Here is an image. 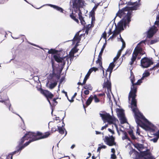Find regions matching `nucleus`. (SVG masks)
<instances>
[{
  "label": "nucleus",
  "mask_w": 159,
  "mask_h": 159,
  "mask_svg": "<svg viewBox=\"0 0 159 159\" xmlns=\"http://www.w3.org/2000/svg\"><path fill=\"white\" fill-rule=\"evenodd\" d=\"M111 152L112 153H115V149L112 148L111 149Z\"/></svg>",
  "instance_id": "4d7b16f0"
},
{
  "label": "nucleus",
  "mask_w": 159,
  "mask_h": 159,
  "mask_svg": "<svg viewBox=\"0 0 159 159\" xmlns=\"http://www.w3.org/2000/svg\"><path fill=\"white\" fill-rule=\"evenodd\" d=\"M78 50L75 48L72 49L69 53V56L71 58L73 57L74 56V53L76 52Z\"/></svg>",
  "instance_id": "b1692460"
},
{
  "label": "nucleus",
  "mask_w": 159,
  "mask_h": 159,
  "mask_svg": "<svg viewBox=\"0 0 159 159\" xmlns=\"http://www.w3.org/2000/svg\"><path fill=\"white\" fill-rule=\"evenodd\" d=\"M59 125L58 126V129H63L64 128L63 126H64L65 124L63 122H60Z\"/></svg>",
  "instance_id": "c9c22d12"
},
{
  "label": "nucleus",
  "mask_w": 159,
  "mask_h": 159,
  "mask_svg": "<svg viewBox=\"0 0 159 159\" xmlns=\"http://www.w3.org/2000/svg\"><path fill=\"white\" fill-rule=\"evenodd\" d=\"M135 2H129L128 3V4L129 5H134Z\"/></svg>",
  "instance_id": "13d9d810"
},
{
  "label": "nucleus",
  "mask_w": 159,
  "mask_h": 159,
  "mask_svg": "<svg viewBox=\"0 0 159 159\" xmlns=\"http://www.w3.org/2000/svg\"><path fill=\"white\" fill-rule=\"evenodd\" d=\"M100 117L104 122H107L108 124L109 123V114L105 111H101L99 113Z\"/></svg>",
  "instance_id": "1a4fd4ad"
},
{
  "label": "nucleus",
  "mask_w": 159,
  "mask_h": 159,
  "mask_svg": "<svg viewBox=\"0 0 159 159\" xmlns=\"http://www.w3.org/2000/svg\"><path fill=\"white\" fill-rule=\"evenodd\" d=\"M145 130L148 131V135L149 137H151L149 135V134L151 133H153V135H154V136L157 137L159 138V130H158V131L156 133H155V130Z\"/></svg>",
  "instance_id": "a211bd4d"
},
{
  "label": "nucleus",
  "mask_w": 159,
  "mask_h": 159,
  "mask_svg": "<svg viewBox=\"0 0 159 159\" xmlns=\"http://www.w3.org/2000/svg\"><path fill=\"white\" fill-rule=\"evenodd\" d=\"M62 93H64L65 94V95H66V96H67V92H65L64 90H62Z\"/></svg>",
  "instance_id": "680f3d73"
},
{
  "label": "nucleus",
  "mask_w": 159,
  "mask_h": 159,
  "mask_svg": "<svg viewBox=\"0 0 159 159\" xmlns=\"http://www.w3.org/2000/svg\"><path fill=\"white\" fill-rule=\"evenodd\" d=\"M130 80L132 86L129 94L128 99L129 101H130V99L132 98L131 108L134 114L135 121L137 124V129H139V126L143 129H157L158 128L157 126L155 125L146 119L137 108L135 99L137 88L135 86V83H134L135 79L134 75L130 76Z\"/></svg>",
  "instance_id": "f257e3e1"
},
{
  "label": "nucleus",
  "mask_w": 159,
  "mask_h": 159,
  "mask_svg": "<svg viewBox=\"0 0 159 159\" xmlns=\"http://www.w3.org/2000/svg\"><path fill=\"white\" fill-rule=\"evenodd\" d=\"M128 133L132 139L134 140L136 139V137L134 134L133 130H130V131H129Z\"/></svg>",
  "instance_id": "c85d7f7f"
},
{
  "label": "nucleus",
  "mask_w": 159,
  "mask_h": 159,
  "mask_svg": "<svg viewBox=\"0 0 159 159\" xmlns=\"http://www.w3.org/2000/svg\"><path fill=\"white\" fill-rule=\"evenodd\" d=\"M159 41V39H155L154 40H151L150 42V43L151 44H153L155 43H156L157 42H158Z\"/></svg>",
  "instance_id": "37998d69"
},
{
  "label": "nucleus",
  "mask_w": 159,
  "mask_h": 159,
  "mask_svg": "<svg viewBox=\"0 0 159 159\" xmlns=\"http://www.w3.org/2000/svg\"><path fill=\"white\" fill-rule=\"evenodd\" d=\"M143 79H142V78L141 79L138 80L137 82L135 83V86L136 85H140V84L142 82V80Z\"/></svg>",
  "instance_id": "a19ab883"
},
{
  "label": "nucleus",
  "mask_w": 159,
  "mask_h": 159,
  "mask_svg": "<svg viewBox=\"0 0 159 159\" xmlns=\"http://www.w3.org/2000/svg\"><path fill=\"white\" fill-rule=\"evenodd\" d=\"M77 95V93H75L74 94V96L73 97V98H75V96H76V95Z\"/></svg>",
  "instance_id": "774afa93"
},
{
  "label": "nucleus",
  "mask_w": 159,
  "mask_h": 159,
  "mask_svg": "<svg viewBox=\"0 0 159 159\" xmlns=\"http://www.w3.org/2000/svg\"><path fill=\"white\" fill-rule=\"evenodd\" d=\"M139 5L138 4L134 5L131 7H126L120 11H119L116 14V16H118L120 18H122L121 20L117 24V25L115 23L116 16L110 22V27L111 26V28L114 30L112 35L110 37V39L112 40L115 38L116 35L119 34L118 31L116 30H124L123 27L125 28L127 25H129L131 21L132 17V11L138 9Z\"/></svg>",
  "instance_id": "f03ea898"
},
{
  "label": "nucleus",
  "mask_w": 159,
  "mask_h": 159,
  "mask_svg": "<svg viewBox=\"0 0 159 159\" xmlns=\"http://www.w3.org/2000/svg\"><path fill=\"white\" fill-rule=\"evenodd\" d=\"M103 86V88L105 89V92L108 97L109 94V82L107 78H105Z\"/></svg>",
  "instance_id": "9b49d317"
},
{
  "label": "nucleus",
  "mask_w": 159,
  "mask_h": 159,
  "mask_svg": "<svg viewBox=\"0 0 159 159\" xmlns=\"http://www.w3.org/2000/svg\"><path fill=\"white\" fill-rule=\"evenodd\" d=\"M105 48V45H104L103 46V47H102V49H101V50L99 53V57H100V56H101L102 55V53L103 52V51L104 50V49Z\"/></svg>",
  "instance_id": "8fccbe9b"
},
{
  "label": "nucleus",
  "mask_w": 159,
  "mask_h": 159,
  "mask_svg": "<svg viewBox=\"0 0 159 159\" xmlns=\"http://www.w3.org/2000/svg\"><path fill=\"white\" fill-rule=\"evenodd\" d=\"M98 5H95L94 7H93V9L90 12V14H91V16H92L93 14V15L94 14V11L96 9V8H97V7H98Z\"/></svg>",
  "instance_id": "58836bf2"
},
{
  "label": "nucleus",
  "mask_w": 159,
  "mask_h": 159,
  "mask_svg": "<svg viewBox=\"0 0 159 159\" xmlns=\"http://www.w3.org/2000/svg\"><path fill=\"white\" fill-rule=\"evenodd\" d=\"M120 38H118V41H120L122 42V48H121L122 49V50L125 47V42H124L123 39H122V38H121L120 36Z\"/></svg>",
  "instance_id": "a878e982"
},
{
  "label": "nucleus",
  "mask_w": 159,
  "mask_h": 159,
  "mask_svg": "<svg viewBox=\"0 0 159 159\" xmlns=\"http://www.w3.org/2000/svg\"><path fill=\"white\" fill-rule=\"evenodd\" d=\"M93 97L90 96L87 100L86 102V104L87 106L89 105L91 102L93 100Z\"/></svg>",
  "instance_id": "2f4dec72"
},
{
  "label": "nucleus",
  "mask_w": 159,
  "mask_h": 159,
  "mask_svg": "<svg viewBox=\"0 0 159 159\" xmlns=\"http://www.w3.org/2000/svg\"><path fill=\"white\" fill-rule=\"evenodd\" d=\"M54 58L56 61L58 62L61 63L63 65H64L66 63V61L68 59V56H66L63 58H61L57 55L54 56Z\"/></svg>",
  "instance_id": "9d476101"
},
{
  "label": "nucleus",
  "mask_w": 159,
  "mask_h": 159,
  "mask_svg": "<svg viewBox=\"0 0 159 159\" xmlns=\"http://www.w3.org/2000/svg\"><path fill=\"white\" fill-rule=\"evenodd\" d=\"M106 33L105 32H104L102 34V38H103L104 39H105V40H106Z\"/></svg>",
  "instance_id": "49530a36"
},
{
  "label": "nucleus",
  "mask_w": 159,
  "mask_h": 159,
  "mask_svg": "<svg viewBox=\"0 0 159 159\" xmlns=\"http://www.w3.org/2000/svg\"><path fill=\"white\" fill-rule=\"evenodd\" d=\"M50 135L49 132L42 133L39 132H37L36 133L32 132H28L21 139L19 142V144H22L25 140L30 139L29 141L32 142L39 140V139H44L48 137Z\"/></svg>",
  "instance_id": "7ed1b4c3"
},
{
  "label": "nucleus",
  "mask_w": 159,
  "mask_h": 159,
  "mask_svg": "<svg viewBox=\"0 0 159 159\" xmlns=\"http://www.w3.org/2000/svg\"><path fill=\"white\" fill-rule=\"evenodd\" d=\"M88 78H87V77H85V78H84V81H83V83H82L83 84H85L86 82V81H87V79H88Z\"/></svg>",
  "instance_id": "864d4df0"
},
{
  "label": "nucleus",
  "mask_w": 159,
  "mask_h": 159,
  "mask_svg": "<svg viewBox=\"0 0 159 159\" xmlns=\"http://www.w3.org/2000/svg\"><path fill=\"white\" fill-rule=\"evenodd\" d=\"M153 64L152 61L146 57H143L141 60L140 66L143 68H147Z\"/></svg>",
  "instance_id": "423d86ee"
},
{
  "label": "nucleus",
  "mask_w": 159,
  "mask_h": 159,
  "mask_svg": "<svg viewBox=\"0 0 159 159\" xmlns=\"http://www.w3.org/2000/svg\"><path fill=\"white\" fill-rule=\"evenodd\" d=\"M80 40V38L79 35L76 34L74 37L73 40L74 43H76V46H78L77 44L79 43Z\"/></svg>",
  "instance_id": "4be33fe9"
},
{
  "label": "nucleus",
  "mask_w": 159,
  "mask_h": 159,
  "mask_svg": "<svg viewBox=\"0 0 159 159\" xmlns=\"http://www.w3.org/2000/svg\"><path fill=\"white\" fill-rule=\"evenodd\" d=\"M104 142L108 145L109 146V138L106 136L104 139Z\"/></svg>",
  "instance_id": "f704fd0d"
},
{
  "label": "nucleus",
  "mask_w": 159,
  "mask_h": 159,
  "mask_svg": "<svg viewBox=\"0 0 159 159\" xmlns=\"http://www.w3.org/2000/svg\"><path fill=\"white\" fill-rule=\"evenodd\" d=\"M49 6L54 8L55 9H56L57 10L60 11L61 12H63V9L60 7H59L53 5L51 4L49 5Z\"/></svg>",
  "instance_id": "cd10ccee"
},
{
  "label": "nucleus",
  "mask_w": 159,
  "mask_h": 159,
  "mask_svg": "<svg viewBox=\"0 0 159 159\" xmlns=\"http://www.w3.org/2000/svg\"><path fill=\"white\" fill-rule=\"evenodd\" d=\"M84 93L85 95H88L89 93V91L88 90H86L84 91Z\"/></svg>",
  "instance_id": "5fc2aeb1"
},
{
  "label": "nucleus",
  "mask_w": 159,
  "mask_h": 159,
  "mask_svg": "<svg viewBox=\"0 0 159 159\" xmlns=\"http://www.w3.org/2000/svg\"><path fill=\"white\" fill-rule=\"evenodd\" d=\"M84 88L86 89L92 90V88L90 84H87L84 87Z\"/></svg>",
  "instance_id": "e433bc0d"
},
{
  "label": "nucleus",
  "mask_w": 159,
  "mask_h": 159,
  "mask_svg": "<svg viewBox=\"0 0 159 159\" xmlns=\"http://www.w3.org/2000/svg\"><path fill=\"white\" fill-rule=\"evenodd\" d=\"M93 98L94 99V101L95 102H99V100L97 98V96L96 95H94L93 97Z\"/></svg>",
  "instance_id": "a18cd8bd"
},
{
  "label": "nucleus",
  "mask_w": 159,
  "mask_h": 159,
  "mask_svg": "<svg viewBox=\"0 0 159 159\" xmlns=\"http://www.w3.org/2000/svg\"><path fill=\"white\" fill-rule=\"evenodd\" d=\"M55 131H57L61 134L63 138L67 134L66 130H55Z\"/></svg>",
  "instance_id": "393cba45"
},
{
  "label": "nucleus",
  "mask_w": 159,
  "mask_h": 159,
  "mask_svg": "<svg viewBox=\"0 0 159 159\" xmlns=\"http://www.w3.org/2000/svg\"><path fill=\"white\" fill-rule=\"evenodd\" d=\"M78 84L79 85H83V83H81L80 82H78Z\"/></svg>",
  "instance_id": "69168bd1"
},
{
  "label": "nucleus",
  "mask_w": 159,
  "mask_h": 159,
  "mask_svg": "<svg viewBox=\"0 0 159 159\" xmlns=\"http://www.w3.org/2000/svg\"><path fill=\"white\" fill-rule=\"evenodd\" d=\"M156 27L153 26L149 30L148 32L147 37L150 38L152 37L154 34L155 33L157 30Z\"/></svg>",
  "instance_id": "f8f14e48"
},
{
  "label": "nucleus",
  "mask_w": 159,
  "mask_h": 159,
  "mask_svg": "<svg viewBox=\"0 0 159 159\" xmlns=\"http://www.w3.org/2000/svg\"><path fill=\"white\" fill-rule=\"evenodd\" d=\"M137 130V131H136L137 134H138L139 135L140 134V131H139V130Z\"/></svg>",
  "instance_id": "052dcab7"
},
{
  "label": "nucleus",
  "mask_w": 159,
  "mask_h": 159,
  "mask_svg": "<svg viewBox=\"0 0 159 159\" xmlns=\"http://www.w3.org/2000/svg\"><path fill=\"white\" fill-rule=\"evenodd\" d=\"M96 63L98 68H101L103 72V75L104 76V71L103 69V68L102 66V62L101 61V57H98V60L96 61Z\"/></svg>",
  "instance_id": "6ab92c4d"
},
{
  "label": "nucleus",
  "mask_w": 159,
  "mask_h": 159,
  "mask_svg": "<svg viewBox=\"0 0 159 159\" xmlns=\"http://www.w3.org/2000/svg\"><path fill=\"white\" fill-rule=\"evenodd\" d=\"M134 159H155L151 156V154L149 152L144 151L141 154H138Z\"/></svg>",
  "instance_id": "39448f33"
},
{
  "label": "nucleus",
  "mask_w": 159,
  "mask_h": 159,
  "mask_svg": "<svg viewBox=\"0 0 159 159\" xmlns=\"http://www.w3.org/2000/svg\"><path fill=\"white\" fill-rule=\"evenodd\" d=\"M57 82H55L53 83H51L50 84L49 88L50 89H52L57 85Z\"/></svg>",
  "instance_id": "4c0bfd02"
},
{
  "label": "nucleus",
  "mask_w": 159,
  "mask_h": 159,
  "mask_svg": "<svg viewBox=\"0 0 159 159\" xmlns=\"http://www.w3.org/2000/svg\"><path fill=\"white\" fill-rule=\"evenodd\" d=\"M159 67V62L155 66L152 68V69H156Z\"/></svg>",
  "instance_id": "09e8293b"
},
{
  "label": "nucleus",
  "mask_w": 159,
  "mask_h": 159,
  "mask_svg": "<svg viewBox=\"0 0 159 159\" xmlns=\"http://www.w3.org/2000/svg\"><path fill=\"white\" fill-rule=\"evenodd\" d=\"M98 70V68H96V67H92L91 68L89 71L88 72L87 74L86 75L85 77H87L88 78L89 77V76L90 74L93 71H96V70Z\"/></svg>",
  "instance_id": "5701e85b"
},
{
  "label": "nucleus",
  "mask_w": 159,
  "mask_h": 159,
  "mask_svg": "<svg viewBox=\"0 0 159 159\" xmlns=\"http://www.w3.org/2000/svg\"><path fill=\"white\" fill-rule=\"evenodd\" d=\"M122 51V48H121L118 51L116 56L113 59V61L110 63V75L112 71L113 68L115 66L116 64L115 62L119 57Z\"/></svg>",
  "instance_id": "6e6552de"
},
{
  "label": "nucleus",
  "mask_w": 159,
  "mask_h": 159,
  "mask_svg": "<svg viewBox=\"0 0 159 159\" xmlns=\"http://www.w3.org/2000/svg\"><path fill=\"white\" fill-rule=\"evenodd\" d=\"M159 138H158V137L156 136L155 138L150 139V141H153V142L155 143H156Z\"/></svg>",
  "instance_id": "79ce46f5"
},
{
  "label": "nucleus",
  "mask_w": 159,
  "mask_h": 159,
  "mask_svg": "<svg viewBox=\"0 0 159 159\" xmlns=\"http://www.w3.org/2000/svg\"><path fill=\"white\" fill-rule=\"evenodd\" d=\"M70 17L75 22L78 23H79V21L76 18L75 16L73 14V13H72L70 15Z\"/></svg>",
  "instance_id": "72a5a7b5"
},
{
  "label": "nucleus",
  "mask_w": 159,
  "mask_h": 159,
  "mask_svg": "<svg viewBox=\"0 0 159 159\" xmlns=\"http://www.w3.org/2000/svg\"><path fill=\"white\" fill-rule=\"evenodd\" d=\"M88 78H87V77H85V78H84V81H83V83H82L83 84H85L86 82V81H87V79H88Z\"/></svg>",
  "instance_id": "603ef678"
},
{
  "label": "nucleus",
  "mask_w": 159,
  "mask_h": 159,
  "mask_svg": "<svg viewBox=\"0 0 159 159\" xmlns=\"http://www.w3.org/2000/svg\"><path fill=\"white\" fill-rule=\"evenodd\" d=\"M95 18L93 16H92L91 23L88 25L87 28L88 29H90L93 27L94 25L95 24Z\"/></svg>",
  "instance_id": "412c9836"
},
{
  "label": "nucleus",
  "mask_w": 159,
  "mask_h": 159,
  "mask_svg": "<svg viewBox=\"0 0 159 159\" xmlns=\"http://www.w3.org/2000/svg\"><path fill=\"white\" fill-rule=\"evenodd\" d=\"M41 93L43 94L47 98L49 103L51 104V103L48 98H52L53 97V95L49 91L46 90H42Z\"/></svg>",
  "instance_id": "ddd939ff"
},
{
  "label": "nucleus",
  "mask_w": 159,
  "mask_h": 159,
  "mask_svg": "<svg viewBox=\"0 0 159 159\" xmlns=\"http://www.w3.org/2000/svg\"><path fill=\"white\" fill-rule=\"evenodd\" d=\"M106 148V146L104 145H102L101 144H99L98 145V147L97 149V152H100V150L102 149H105Z\"/></svg>",
  "instance_id": "c756f323"
},
{
  "label": "nucleus",
  "mask_w": 159,
  "mask_h": 159,
  "mask_svg": "<svg viewBox=\"0 0 159 159\" xmlns=\"http://www.w3.org/2000/svg\"><path fill=\"white\" fill-rule=\"evenodd\" d=\"M126 52L125 53V54H124L121 57V58H122V60H123V58L124 57V56H125V54H126Z\"/></svg>",
  "instance_id": "0e129e2a"
},
{
  "label": "nucleus",
  "mask_w": 159,
  "mask_h": 159,
  "mask_svg": "<svg viewBox=\"0 0 159 159\" xmlns=\"http://www.w3.org/2000/svg\"><path fill=\"white\" fill-rule=\"evenodd\" d=\"M110 158L111 159H116V156L115 154V153H112L111 155Z\"/></svg>",
  "instance_id": "c03bdc74"
},
{
  "label": "nucleus",
  "mask_w": 159,
  "mask_h": 159,
  "mask_svg": "<svg viewBox=\"0 0 159 159\" xmlns=\"http://www.w3.org/2000/svg\"><path fill=\"white\" fill-rule=\"evenodd\" d=\"M142 146L143 145L142 144H137L136 145V146H135V147H136V148H142Z\"/></svg>",
  "instance_id": "de8ad7c7"
},
{
  "label": "nucleus",
  "mask_w": 159,
  "mask_h": 159,
  "mask_svg": "<svg viewBox=\"0 0 159 159\" xmlns=\"http://www.w3.org/2000/svg\"><path fill=\"white\" fill-rule=\"evenodd\" d=\"M115 138L112 135L110 136V146L115 145Z\"/></svg>",
  "instance_id": "bb28decb"
},
{
  "label": "nucleus",
  "mask_w": 159,
  "mask_h": 159,
  "mask_svg": "<svg viewBox=\"0 0 159 159\" xmlns=\"http://www.w3.org/2000/svg\"><path fill=\"white\" fill-rule=\"evenodd\" d=\"M18 152V151H17V150L16 151H15L13 152H12L11 153V154L12 155V156L13 155H14L15 154L16 152Z\"/></svg>",
  "instance_id": "6e6d98bb"
},
{
  "label": "nucleus",
  "mask_w": 159,
  "mask_h": 159,
  "mask_svg": "<svg viewBox=\"0 0 159 159\" xmlns=\"http://www.w3.org/2000/svg\"><path fill=\"white\" fill-rule=\"evenodd\" d=\"M96 134H101V132H99L98 131H96Z\"/></svg>",
  "instance_id": "bf43d9fd"
},
{
  "label": "nucleus",
  "mask_w": 159,
  "mask_h": 159,
  "mask_svg": "<svg viewBox=\"0 0 159 159\" xmlns=\"http://www.w3.org/2000/svg\"><path fill=\"white\" fill-rule=\"evenodd\" d=\"M118 134H119V131L121 132L124 135L122 137V139L123 140H124L125 139H128V140H130V139L128 137L127 134L125 131V130H116Z\"/></svg>",
  "instance_id": "f3484780"
},
{
  "label": "nucleus",
  "mask_w": 159,
  "mask_h": 159,
  "mask_svg": "<svg viewBox=\"0 0 159 159\" xmlns=\"http://www.w3.org/2000/svg\"><path fill=\"white\" fill-rule=\"evenodd\" d=\"M83 9V8L78 9V14L79 18L80 20L81 24L82 25L84 26L85 25L86 23L85 22V21L84 20L83 17L82 16V14L81 12V11Z\"/></svg>",
  "instance_id": "2eb2a0df"
},
{
  "label": "nucleus",
  "mask_w": 159,
  "mask_h": 159,
  "mask_svg": "<svg viewBox=\"0 0 159 159\" xmlns=\"http://www.w3.org/2000/svg\"><path fill=\"white\" fill-rule=\"evenodd\" d=\"M130 75H131V76H133V73L131 71H131H130Z\"/></svg>",
  "instance_id": "338daca9"
},
{
  "label": "nucleus",
  "mask_w": 159,
  "mask_h": 159,
  "mask_svg": "<svg viewBox=\"0 0 159 159\" xmlns=\"http://www.w3.org/2000/svg\"><path fill=\"white\" fill-rule=\"evenodd\" d=\"M155 25L157 26L159 25V16H157L156 17V20L155 22Z\"/></svg>",
  "instance_id": "ea45409f"
},
{
  "label": "nucleus",
  "mask_w": 159,
  "mask_h": 159,
  "mask_svg": "<svg viewBox=\"0 0 159 159\" xmlns=\"http://www.w3.org/2000/svg\"><path fill=\"white\" fill-rule=\"evenodd\" d=\"M118 121V120L115 118L112 117L110 116V126H111L112 129H118V128L116 124V123Z\"/></svg>",
  "instance_id": "4468645a"
},
{
  "label": "nucleus",
  "mask_w": 159,
  "mask_h": 159,
  "mask_svg": "<svg viewBox=\"0 0 159 159\" xmlns=\"http://www.w3.org/2000/svg\"><path fill=\"white\" fill-rule=\"evenodd\" d=\"M116 111L121 123L124 124L126 122L127 120L125 116L124 111L122 109L117 108Z\"/></svg>",
  "instance_id": "0eeeda50"
},
{
  "label": "nucleus",
  "mask_w": 159,
  "mask_h": 159,
  "mask_svg": "<svg viewBox=\"0 0 159 159\" xmlns=\"http://www.w3.org/2000/svg\"><path fill=\"white\" fill-rule=\"evenodd\" d=\"M146 40H143L140 42L135 48L132 54V57L131 58V61L129 63V64L132 65L134 63L137 58L138 60L140 58L139 55H142L145 53L144 52L143 50L141 47L145 44Z\"/></svg>",
  "instance_id": "20e7f679"
},
{
  "label": "nucleus",
  "mask_w": 159,
  "mask_h": 159,
  "mask_svg": "<svg viewBox=\"0 0 159 159\" xmlns=\"http://www.w3.org/2000/svg\"><path fill=\"white\" fill-rule=\"evenodd\" d=\"M84 5V2L81 0H78L77 3L75 2L73 3V7L74 8H78V9L83 8V7Z\"/></svg>",
  "instance_id": "dca6fc26"
},
{
  "label": "nucleus",
  "mask_w": 159,
  "mask_h": 159,
  "mask_svg": "<svg viewBox=\"0 0 159 159\" xmlns=\"http://www.w3.org/2000/svg\"><path fill=\"white\" fill-rule=\"evenodd\" d=\"M150 75V73L148 71H145L143 74V76L142 77V79H144V78L145 77H147L149 76Z\"/></svg>",
  "instance_id": "7c9ffc66"
},
{
  "label": "nucleus",
  "mask_w": 159,
  "mask_h": 159,
  "mask_svg": "<svg viewBox=\"0 0 159 159\" xmlns=\"http://www.w3.org/2000/svg\"><path fill=\"white\" fill-rule=\"evenodd\" d=\"M109 124H108V123H107V125H106L105 126L102 127V129H104L106 128L108 126V125Z\"/></svg>",
  "instance_id": "3c124183"
},
{
  "label": "nucleus",
  "mask_w": 159,
  "mask_h": 159,
  "mask_svg": "<svg viewBox=\"0 0 159 159\" xmlns=\"http://www.w3.org/2000/svg\"><path fill=\"white\" fill-rule=\"evenodd\" d=\"M31 141H28V142H26L24 145L21 146H18L16 147L17 151L18 152L21 151L22 149H24L25 147L28 146L30 143Z\"/></svg>",
  "instance_id": "aec40b11"
},
{
  "label": "nucleus",
  "mask_w": 159,
  "mask_h": 159,
  "mask_svg": "<svg viewBox=\"0 0 159 159\" xmlns=\"http://www.w3.org/2000/svg\"><path fill=\"white\" fill-rule=\"evenodd\" d=\"M75 147V145H74V144H73V145H72L71 146V147L70 148H71V149H73V148H74Z\"/></svg>",
  "instance_id": "e2e57ef3"
},
{
  "label": "nucleus",
  "mask_w": 159,
  "mask_h": 159,
  "mask_svg": "<svg viewBox=\"0 0 159 159\" xmlns=\"http://www.w3.org/2000/svg\"><path fill=\"white\" fill-rule=\"evenodd\" d=\"M58 52V51L56 50L55 49H51L49 50L48 51V53L49 54H55Z\"/></svg>",
  "instance_id": "473e14b6"
}]
</instances>
